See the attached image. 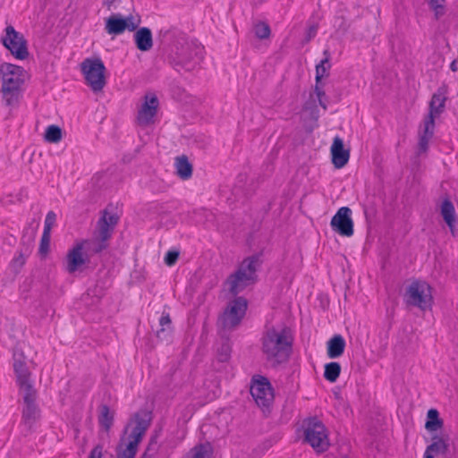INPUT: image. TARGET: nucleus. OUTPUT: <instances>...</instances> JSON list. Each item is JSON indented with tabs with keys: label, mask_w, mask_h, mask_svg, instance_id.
Returning a JSON list of instances; mask_svg holds the SVG:
<instances>
[{
	"label": "nucleus",
	"mask_w": 458,
	"mask_h": 458,
	"mask_svg": "<svg viewBox=\"0 0 458 458\" xmlns=\"http://www.w3.org/2000/svg\"><path fill=\"white\" fill-rule=\"evenodd\" d=\"M450 437L448 434H434L431 442L426 447L423 458L446 457L450 452Z\"/></svg>",
	"instance_id": "obj_20"
},
{
	"label": "nucleus",
	"mask_w": 458,
	"mask_h": 458,
	"mask_svg": "<svg viewBox=\"0 0 458 458\" xmlns=\"http://www.w3.org/2000/svg\"><path fill=\"white\" fill-rule=\"evenodd\" d=\"M144 101L138 113V123L140 125H148L154 123V117L157 115L159 101L155 93H147Z\"/></svg>",
	"instance_id": "obj_19"
},
{
	"label": "nucleus",
	"mask_w": 458,
	"mask_h": 458,
	"mask_svg": "<svg viewBox=\"0 0 458 458\" xmlns=\"http://www.w3.org/2000/svg\"><path fill=\"white\" fill-rule=\"evenodd\" d=\"M250 393L262 411L270 413L275 399L274 387L270 380L265 376L254 375L250 379Z\"/></svg>",
	"instance_id": "obj_11"
},
{
	"label": "nucleus",
	"mask_w": 458,
	"mask_h": 458,
	"mask_svg": "<svg viewBox=\"0 0 458 458\" xmlns=\"http://www.w3.org/2000/svg\"><path fill=\"white\" fill-rule=\"evenodd\" d=\"M64 131L56 124L48 125L44 133V140L46 142L56 144L63 139Z\"/></svg>",
	"instance_id": "obj_32"
},
{
	"label": "nucleus",
	"mask_w": 458,
	"mask_h": 458,
	"mask_svg": "<svg viewBox=\"0 0 458 458\" xmlns=\"http://www.w3.org/2000/svg\"><path fill=\"white\" fill-rule=\"evenodd\" d=\"M161 35L170 41L166 62L178 72L182 70L192 71L195 66L192 61L198 55V46L190 42L186 34L175 29L161 30Z\"/></svg>",
	"instance_id": "obj_3"
},
{
	"label": "nucleus",
	"mask_w": 458,
	"mask_h": 458,
	"mask_svg": "<svg viewBox=\"0 0 458 458\" xmlns=\"http://www.w3.org/2000/svg\"><path fill=\"white\" fill-rule=\"evenodd\" d=\"M342 371L341 364L337 361H330L325 364L324 366V378L330 382L335 383L339 378V376Z\"/></svg>",
	"instance_id": "obj_31"
},
{
	"label": "nucleus",
	"mask_w": 458,
	"mask_h": 458,
	"mask_svg": "<svg viewBox=\"0 0 458 458\" xmlns=\"http://www.w3.org/2000/svg\"><path fill=\"white\" fill-rule=\"evenodd\" d=\"M141 22L140 16L134 17L132 14L123 15L120 13H113L105 18V30L113 38L123 34L125 31L135 30Z\"/></svg>",
	"instance_id": "obj_13"
},
{
	"label": "nucleus",
	"mask_w": 458,
	"mask_h": 458,
	"mask_svg": "<svg viewBox=\"0 0 458 458\" xmlns=\"http://www.w3.org/2000/svg\"><path fill=\"white\" fill-rule=\"evenodd\" d=\"M323 96H320L319 94H315L318 98V106H321L324 110L327 109V103L329 102V98L326 94V90H323Z\"/></svg>",
	"instance_id": "obj_48"
},
{
	"label": "nucleus",
	"mask_w": 458,
	"mask_h": 458,
	"mask_svg": "<svg viewBox=\"0 0 458 458\" xmlns=\"http://www.w3.org/2000/svg\"><path fill=\"white\" fill-rule=\"evenodd\" d=\"M232 344L230 339L227 337L222 340L220 346L216 351V359L219 362H228L231 359Z\"/></svg>",
	"instance_id": "obj_35"
},
{
	"label": "nucleus",
	"mask_w": 458,
	"mask_h": 458,
	"mask_svg": "<svg viewBox=\"0 0 458 458\" xmlns=\"http://www.w3.org/2000/svg\"><path fill=\"white\" fill-rule=\"evenodd\" d=\"M214 447L208 441L197 444L193 446L184 458H213Z\"/></svg>",
	"instance_id": "obj_29"
},
{
	"label": "nucleus",
	"mask_w": 458,
	"mask_h": 458,
	"mask_svg": "<svg viewBox=\"0 0 458 458\" xmlns=\"http://www.w3.org/2000/svg\"><path fill=\"white\" fill-rule=\"evenodd\" d=\"M448 86L442 84L436 92L433 93L428 104V113L424 117L423 129L419 131V142L417 145L416 155L420 156L428 150L429 140L434 135L436 118L445 110V101L447 100Z\"/></svg>",
	"instance_id": "obj_5"
},
{
	"label": "nucleus",
	"mask_w": 458,
	"mask_h": 458,
	"mask_svg": "<svg viewBox=\"0 0 458 458\" xmlns=\"http://www.w3.org/2000/svg\"><path fill=\"white\" fill-rule=\"evenodd\" d=\"M176 174L182 180H188L192 176L193 165L186 155L175 157Z\"/></svg>",
	"instance_id": "obj_28"
},
{
	"label": "nucleus",
	"mask_w": 458,
	"mask_h": 458,
	"mask_svg": "<svg viewBox=\"0 0 458 458\" xmlns=\"http://www.w3.org/2000/svg\"><path fill=\"white\" fill-rule=\"evenodd\" d=\"M331 162L335 169H342L344 167L350 158V148H346L344 140L340 136H335L333 139L330 147Z\"/></svg>",
	"instance_id": "obj_21"
},
{
	"label": "nucleus",
	"mask_w": 458,
	"mask_h": 458,
	"mask_svg": "<svg viewBox=\"0 0 458 458\" xmlns=\"http://www.w3.org/2000/svg\"><path fill=\"white\" fill-rule=\"evenodd\" d=\"M56 216L54 211H49L46 216L43 233H50L51 229L55 222Z\"/></svg>",
	"instance_id": "obj_41"
},
{
	"label": "nucleus",
	"mask_w": 458,
	"mask_h": 458,
	"mask_svg": "<svg viewBox=\"0 0 458 458\" xmlns=\"http://www.w3.org/2000/svg\"><path fill=\"white\" fill-rule=\"evenodd\" d=\"M302 442L310 445L317 454H323L329 448L328 431L317 416H310L302 421Z\"/></svg>",
	"instance_id": "obj_7"
},
{
	"label": "nucleus",
	"mask_w": 458,
	"mask_h": 458,
	"mask_svg": "<svg viewBox=\"0 0 458 458\" xmlns=\"http://www.w3.org/2000/svg\"><path fill=\"white\" fill-rule=\"evenodd\" d=\"M180 257V251L176 249L169 250L164 257V262L168 267H173L176 264Z\"/></svg>",
	"instance_id": "obj_40"
},
{
	"label": "nucleus",
	"mask_w": 458,
	"mask_h": 458,
	"mask_svg": "<svg viewBox=\"0 0 458 458\" xmlns=\"http://www.w3.org/2000/svg\"><path fill=\"white\" fill-rule=\"evenodd\" d=\"M23 417L26 419V411H25V410L23 411Z\"/></svg>",
	"instance_id": "obj_52"
},
{
	"label": "nucleus",
	"mask_w": 458,
	"mask_h": 458,
	"mask_svg": "<svg viewBox=\"0 0 458 458\" xmlns=\"http://www.w3.org/2000/svg\"><path fill=\"white\" fill-rule=\"evenodd\" d=\"M26 263V258L23 254H20L18 257H15L11 264L12 269L18 273L19 270L25 265Z\"/></svg>",
	"instance_id": "obj_43"
},
{
	"label": "nucleus",
	"mask_w": 458,
	"mask_h": 458,
	"mask_svg": "<svg viewBox=\"0 0 458 458\" xmlns=\"http://www.w3.org/2000/svg\"><path fill=\"white\" fill-rule=\"evenodd\" d=\"M88 458H105L104 455V444H97L89 452Z\"/></svg>",
	"instance_id": "obj_44"
},
{
	"label": "nucleus",
	"mask_w": 458,
	"mask_h": 458,
	"mask_svg": "<svg viewBox=\"0 0 458 458\" xmlns=\"http://www.w3.org/2000/svg\"><path fill=\"white\" fill-rule=\"evenodd\" d=\"M333 27L335 30V33L343 37L348 33L351 22L347 21L344 14L337 13L333 19Z\"/></svg>",
	"instance_id": "obj_33"
},
{
	"label": "nucleus",
	"mask_w": 458,
	"mask_h": 458,
	"mask_svg": "<svg viewBox=\"0 0 458 458\" xmlns=\"http://www.w3.org/2000/svg\"><path fill=\"white\" fill-rule=\"evenodd\" d=\"M278 440V437L276 436H272L267 439H265L260 445H259V448L261 450V452H266L269 448H271L275 443H276Z\"/></svg>",
	"instance_id": "obj_46"
},
{
	"label": "nucleus",
	"mask_w": 458,
	"mask_h": 458,
	"mask_svg": "<svg viewBox=\"0 0 458 458\" xmlns=\"http://www.w3.org/2000/svg\"><path fill=\"white\" fill-rule=\"evenodd\" d=\"M323 59L320 60V62L316 64V67H315V77H318V80H320V78H325V79H328V77L330 76V69H331V54H330V51L328 49H325L323 51Z\"/></svg>",
	"instance_id": "obj_30"
},
{
	"label": "nucleus",
	"mask_w": 458,
	"mask_h": 458,
	"mask_svg": "<svg viewBox=\"0 0 458 458\" xmlns=\"http://www.w3.org/2000/svg\"><path fill=\"white\" fill-rule=\"evenodd\" d=\"M337 96H338V99L337 100H340L341 93H338Z\"/></svg>",
	"instance_id": "obj_53"
},
{
	"label": "nucleus",
	"mask_w": 458,
	"mask_h": 458,
	"mask_svg": "<svg viewBox=\"0 0 458 458\" xmlns=\"http://www.w3.org/2000/svg\"><path fill=\"white\" fill-rule=\"evenodd\" d=\"M1 41L15 58L23 60L28 56L27 41L13 26L6 27Z\"/></svg>",
	"instance_id": "obj_15"
},
{
	"label": "nucleus",
	"mask_w": 458,
	"mask_h": 458,
	"mask_svg": "<svg viewBox=\"0 0 458 458\" xmlns=\"http://www.w3.org/2000/svg\"><path fill=\"white\" fill-rule=\"evenodd\" d=\"M37 390L30 384V421H36L41 417V411L36 403Z\"/></svg>",
	"instance_id": "obj_37"
},
{
	"label": "nucleus",
	"mask_w": 458,
	"mask_h": 458,
	"mask_svg": "<svg viewBox=\"0 0 458 458\" xmlns=\"http://www.w3.org/2000/svg\"><path fill=\"white\" fill-rule=\"evenodd\" d=\"M162 428L155 429L149 437L148 445L143 452L142 455L144 458H153L157 452V439L160 436Z\"/></svg>",
	"instance_id": "obj_34"
},
{
	"label": "nucleus",
	"mask_w": 458,
	"mask_h": 458,
	"mask_svg": "<svg viewBox=\"0 0 458 458\" xmlns=\"http://www.w3.org/2000/svg\"><path fill=\"white\" fill-rule=\"evenodd\" d=\"M293 335L292 329L284 326L278 330L275 327L267 328L260 338L261 352L272 367L287 363L293 353Z\"/></svg>",
	"instance_id": "obj_2"
},
{
	"label": "nucleus",
	"mask_w": 458,
	"mask_h": 458,
	"mask_svg": "<svg viewBox=\"0 0 458 458\" xmlns=\"http://www.w3.org/2000/svg\"><path fill=\"white\" fill-rule=\"evenodd\" d=\"M318 29V25L317 23H312L307 28L305 38H304L306 43L310 42L312 38H314L316 37Z\"/></svg>",
	"instance_id": "obj_47"
},
{
	"label": "nucleus",
	"mask_w": 458,
	"mask_h": 458,
	"mask_svg": "<svg viewBox=\"0 0 458 458\" xmlns=\"http://www.w3.org/2000/svg\"><path fill=\"white\" fill-rule=\"evenodd\" d=\"M254 33L255 36L260 39H267L271 35V28L269 24L266 21H259L254 25Z\"/></svg>",
	"instance_id": "obj_36"
},
{
	"label": "nucleus",
	"mask_w": 458,
	"mask_h": 458,
	"mask_svg": "<svg viewBox=\"0 0 458 458\" xmlns=\"http://www.w3.org/2000/svg\"><path fill=\"white\" fill-rule=\"evenodd\" d=\"M407 307H416L422 311L431 310L434 303L432 287L425 281L413 280L403 295Z\"/></svg>",
	"instance_id": "obj_8"
},
{
	"label": "nucleus",
	"mask_w": 458,
	"mask_h": 458,
	"mask_svg": "<svg viewBox=\"0 0 458 458\" xmlns=\"http://www.w3.org/2000/svg\"><path fill=\"white\" fill-rule=\"evenodd\" d=\"M331 228L340 236L351 237L354 233V223L352 218V209L349 207L338 208L330 222Z\"/></svg>",
	"instance_id": "obj_16"
},
{
	"label": "nucleus",
	"mask_w": 458,
	"mask_h": 458,
	"mask_svg": "<svg viewBox=\"0 0 458 458\" xmlns=\"http://www.w3.org/2000/svg\"><path fill=\"white\" fill-rule=\"evenodd\" d=\"M445 0H428V6L434 12L435 19L437 21L445 13Z\"/></svg>",
	"instance_id": "obj_38"
},
{
	"label": "nucleus",
	"mask_w": 458,
	"mask_h": 458,
	"mask_svg": "<svg viewBox=\"0 0 458 458\" xmlns=\"http://www.w3.org/2000/svg\"><path fill=\"white\" fill-rule=\"evenodd\" d=\"M362 209L365 216V220L368 224L371 223V220L376 216L377 209L374 205H362Z\"/></svg>",
	"instance_id": "obj_42"
},
{
	"label": "nucleus",
	"mask_w": 458,
	"mask_h": 458,
	"mask_svg": "<svg viewBox=\"0 0 458 458\" xmlns=\"http://www.w3.org/2000/svg\"><path fill=\"white\" fill-rule=\"evenodd\" d=\"M439 213L444 222L449 228L451 234L454 237L456 236L455 224L457 222V217L454 203L448 195H445L442 199L439 206Z\"/></svg>",
	"instance_id": "obj_22"
},
{
	"label": "nucleus",
	"mask_w": 458,
	"mask_h": 458,
	"mask_svg": "<svg viewBox=\"0 0 458 458\" xmlns=\"http://www.w3.org/2000/svg\"><path fill=\"white\" fill-rule=\"evenodd\" d=\"M450 70L452 72H457L458 71V60H453L450 64Z\"/></svg>",
	"instance_id": "obj_49"
},
{
	"label": "nucleus",
	"mask_w": 458,
	"mask_h": 458,
	"mask_svg": "<svg viewBox=\"0 0 458 458\" xmlns=\"http://www.w3.org/2000/svg\"><path fill=\"white\" fill-rule=\"evenodd\" d=\"M346 342L342 335L335 334L327 342V355L329 359L341 357L345 350Z\"/></svg>",
	"instance_id": "obj_26"
},
{
	"label": "nucleus",
	"mask_w": 458,
	"mask_h": 458,
	"mask_svg": "<svg viewBox=\"0 0 458 458\" xmlns=\"http://www.w3.org/2000/svg\"><path fill=\"white\" fill-rule=\"evenodd\" d=\"M0 75L3 101L6 106L14 108L22 98L27 72L19 65L4 63L0 65Z\"/></svg>",
	"instance_id": "obj_4"
},
{
	"label": "nucleus",
	"mask_w": 458,
	"mask_h": 458,
	"mask_svg": "<svg viewBox=\"0 0 458 458\" xmlns=\"http://www.w3.org/2000/svg\"><path fill=\"white\" fill-rule=\"evenodd\" d=\"M80 66L86 85L94 93L102 91L106 84V68L102 59L98 56L88 57Z\"/></svg>",
	"instance_id": "obj_9"
},
{
	"label": "nucleus",
	"mask_w": 458,
	"mask_h": 458,
	"mask_svg": "<svg viewBox=\"0 0 458 458\" xmlns=\"http://www.w3.org/2000/svg\"><path fill=\"white\" fill-rule=\"evenodd\" d=\"M233 299L226 303L224 311L219 315L217 325L224 330H234L244 318L249 301L243 296L233 295Z\"/></svg>",
	"instance_id": "obj_10"
},
{
	"label": "nucleus",
	"mask_w": 458,
	"mask_h": 458,
	"mask_svg": "<svg viewBox=\"0 0 458 458\" xmlns=\"http://www.w3.org/2000/svg\"><path fill=\"white\" fill-rule=\"evenodd\" d=\"M264 249L243 259L238 268L232 273L225 284H229L228 292L232 295H237L247 286L258 282L257 271L263 264L262 257Z\"/></svg>",
	"instance_id": "obj_6"
},
{
	"label": "nucleus",
	"mask_w": 458,
	"mask_h": 458,
	"mask_svg": "<svg viewBox=\"0 0 458 458\" xmlns=\"http://www.w3.org/2000/svg\"><path fill=\"white\" fill-rule=\"evenodd\" d=\"M135 47L141 52H148L153 47V34L148 27H138L133 30Z\"/></svg>",
	"instance_id": "obj_23"
},
{
	"label": "nucleus",
	"mask_w": 458,
	"mask_h": 458,
	"mask_svg": "<svg viewBox=\"0 0 458 458\" xmlns=\"http://www.w3.org/2000/svg\"><path fill=\"white\" fill-rule=\"evenodd\" d=\"M114 420V411L110 409L107 404H100L99 414L98 417L100 430L109 434Z\"/></svg>",
	"instance_id": "obj_27"
},
{
	"label": "nucleus",
	"mask_w": 458,
	"mask_h": 458,
	"mask_svg": "<svg viewBox=\"0 0 458 458\" xmlns=\"http://www.w3.org/2000/svg\"><path fill=\"white\" fill-rule=\"evenodd\" d=\"M13 369L24 403L29 407V372L24 350L16 346L13 350Z\"/></svg>",
	"instance_id": "obj_14"
},
{
	"label": "nucleus",
	"mask_w": 458,
	"mask_h": 458,
	"mask_svg": "<svg viewBox=\"0 0 458 458\" xmlns=\"http://www.w3.org/2000/svg\"><path fill=\"white\" fill-rule=\"evenodd\" d=\"M271 209V203H268L265 208V212L267 213Z\"/></svg>",
	"instance_id": "obj_51"
},
{
	"label": "nucleus",
	"mask_w": 458,
	"mask_h": 458,
	"mask_svg": "<svg viewBox=\"0 0 458 458\" xmlns=\"http://www.w3.org/2000/svg\"><path fill=\"white\" fill-rule=\"evenodd\" d=\"M174 326L168 312H163L159 318V328L156 331L157 338L161 342L170 343L173 338Z\"/></svg>",
	"instance_id": "obj_24"
},
{
	"label": "nucleus",
	"mask_w": 458,
	"mask_h": 458,
	"mask_svg": "<svg viewBox=\"0 0 458 458\" xmlns=\"http://www.w3.org/2000/svg\"><path fill=\"white\" fill-rule=\"evenodd\" d=\"M310 99L303 104L302 114L301 116L302 127L306 134H311L318 127L319 109L315 100Z\"/></svg>",
	"instance_id": "obj_18"
},
{
	"label": "nucleus",
	"mask_w": 458,
	"mask_h": 458,
	"mask_svg": "<svg viewBox=\"0 0 458 458\" xmlns=\"http://www.w3.org/2000/svg\"><path fill=\"white\" fill-rule=\"evenodd\" d=\"M119 221V216L116 213H110L108 208L102 211V216L98 221V236L97 242L93 243L91 250L98 254L108 247V240L112 237L114 229Z\"/></svg>",
	"instance_id": "obj_12"
},
{
	"label": "nucleus",
	"mask_w": 458,
	"mask_h": 458,
	"mask_svg": "<svg viewBox=\"0 0 458 458\" xmlns=\"http://www.w3.org/2000/svg\"><path fill=\"white\" fill-rule=\"evenodd\" d=\"M152 419V411L147 409H140L130 417L115 446L116 458H136Z\"/></svg>",
	"instance_id": "obj_1"
},
{
	"label": "nucleus",
	"mask_w": 458,
	"mask_h": 458,
	"mask_svg": "<svg viewBox=\"0 0 458 458\" xmlns=\"http://www.w3.org/2000/svg\"><path fill=\"white\" fill-rule=\"evenodd\" d=\"M114 3V0H105L103 4L107 6L108 9H110Z\"/></svg>",
	"instance_id": "obj_50"
},
{
	"label": "nucleus",
	"mask_w": 458,
	"mask_h": 458,
	"mask_svg": "<svg viewBox=\"0 0 458 458\" xmlns=\"http://www.w3.org/2000/svg\"><path fill=\"white\" fill-rule=\"evenodd\" d=\"M425 429L434 435L442 433L444 428V420L440 417V413L437 409L430 408L428 410L425 420Z\"/></svg>",
	"instance_id": "obj_25"
},
{
	"label": "nucleus",
	"mask_w": 458,
	"mask_h": 458,
	"mask_svg": "<svg viewBox=\"0 0 458 458\" xmlns=\"http://www.w3.org/2000/svg\"><path fill=\"white\" fill-rule=\"evenodd\" d=\"M327 85V79L320 78L318 80V77H315V85L313 87V92L314 94H319L320 96H323V90H325V87Z\"/></svg>",
	"instance_id": "obj_45"
},
{
	"label": "nucleus",
	"mask_w": 458,
	"mask_h": 458,
	"mask_svg": "<svg viewBox=\"0 0 458 458\" xmlns=\"http://www.w3.org/2000/svg\"><path fill=\"white\" fill-rule=\"evenodd\" d=\"M50 241L51 234L43 233L41 235L39 247H38V255L41 259H46L50 251Z\"/></svg>",
	"instance_id": "obj_39"
},
{
	"label": "nucleus",
	"mask_w": 458,
	"mask_h": 458,
	"mask_svg": "<svg viewBox=\"0 0 458 458\" xmlns=\"http://www.w3.org/2000/svg\"><path fill=\"white\" fill-rule=\"evenodd\" d=\"M85 243H89V241L76 242L68 250L65 256V270L69 274H74L89 262V255L84 252Z\"/></svg>",
	"instance_id": "obj_17"
}]
</instances>
